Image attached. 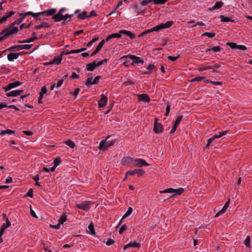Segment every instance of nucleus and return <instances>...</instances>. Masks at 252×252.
Returning <instances> with one entry per match:
<instances>
[{
    "label": "nucleus",
    "mask_w": 252,
    "mask_h": 252,
    "mask_svg": "<svg viewBox=\"0 0 252 252\" xmlns=\"http://www.w3.org/2000/svg\"><path fill=\"white\" fill-rule=\"evenodd\" d=\"M135 158L131 157H125L122 159V164L129 167L133 166Z\"/></svg>",
    "instance_id": "0eeeda50"
},
{
    "label": "nucleus",
    "mask_w": 252,
    "mask_h": 252,
    "mask_svg": "<svg viewBox=\"0 0 252 252\" xmlns=\"http://www.w3.org/2000/svg\"><path fill=\"white\" fill-rule=\"evenodd\" d=\"M32 45L31 44H24V45H18L16 47L17 48V50L27 49L29 50L31 48Z\"/></svg>",
    "instance_id": "b1692460"
},
{
    "label": "nucleus",
    "mask_w": 252,
    "mask_h": 252,
    "mask_svg": "<svg viewBox=\"0 0 252 252\" xmlns=\"http://www.w3.org/2000/svg\"><path fill=\"white\" fill-rule=\"evenodd\" d=\"M138 98L140 100L147 102V103L150 102L151 101V99H150V97L147 94H140V95H138Z\"/></svg>",
    "instance_id": "aec40b11"
},
{
    "label": "nucleus",
    "mask_w": 252,
    "mask_h": 252,
    "mask_svg": "<svg viewBox=\"0 0 252 252\" xmlns=\"http://www.w3.org/2000/svg\"><path fill=\"white\" fill-rule=\"evenodd\" d=\"M211 49H212V51H213L214 52L216 53L220 51L221 48L220 46H215L212 47Z\"/></svg>",
    "instance_id": "5fc2aeb1"
},
{
    "label": "nucleus",
    "mask_w": 252,
    "mask_h": 252,
    "mask_svg": "<svg viewBox=\"0 0 252 252\" xmlns=\"http://www.w3.org/2000/svg\"><path fill=\"white\" fill-rule=\"evenodd\" d=\"M127 228V226L126 224H123L120 228V229L119 230V233L120 234H122L125 230H126Z\"/></svg>",
    "instance_id": "a18cd8bd"
},
{
    "label": "nucleus",
    "mask_w": 252,
    "mask_h": 252,
    "mask_svg": "<svg viewBox=\"0 0 252 252\" xmlns=\"http://www.w3.org/2000/svg\"><path fill=\"white\" fill-rule=\"evenodd\" d=\"M90 201H86L80 204H77L76 207L79 209L87 211L90 208Z\"/></svg>",
    "instance_id": "9d476101"
},
{
    "label": "nucleus",
    "mask_w": 252,
    "mask_h": 252,
    "mask_svg": "<svg viewBox=\"0 0 252 252\" xmlns=\"http://www.w3.org/2000/svg\"><path fill=\"white\" fill-rule=\"evenodd\" d=\"M179 58V56H177V57H173V56H169L168 57V59L171 61H175L178 58Z\"/></svg>",
    "instance_id": "774afa93"
},
{
    "label": "nucleus",
    "mask_w": 252,
    "mask_h": 252,
    "mask_svg": "<svg viewBox=\"0 0 252 252\" xmlns=\"http://www.w3.org/2000/svg\"><path fill=\"white\" fill-rule=\"evenodd\" d=\"M223 4V2H222L221 1H217L213 7L209 8V10L210 11H212L216 10V9H219L222 7Z\"/></svg>",
    "instance_id": "4be33fe9"
},
{
    "label": "nucleus",
    "mask_w": 252,
    "mask_h": 252,
    "mask_svg": "<svg viewBox=\"0 0 252 252\" xmlns=\"http://www.w3.org/2000/svg\"><path fill=\"white\" fill-rule=\"evenodd\" d=\"M226 45L229 46L232 49H236L237 44L234 42H227Z\"/></svg>",
    "instance_id": "c03bdc74"
},
{
    "label": "nucleus",
    "mask_w": 252,
    "mask_h": 252,
    "mask_svg": "<svg viewBox=\"0 0 252 252\" xmlns=\"http://www.w3.org/2000/svg\"><path fill=\"white\" fill-rule=\"evenodd\" d=\"M114 243H115V241L113 240H112L111 239H109L106 242V244L107 246H110V245L113 244Z\"/></svg>",
    "instance_id": "680f3d73"
},
{
    "label": "nucleus",
    "mask_w": 252,
    "mask_h": 252,
    "mask_svg": "<svg viewBox=\"0 0 252 252\" xmlns=\"http://www.w3.org/2000/svg\"><path fill=\"white\" fill-rule=\"evenodd\" d=\"M33 191L32 189H30L25 196H28L30 197H33Z\"/></svg>",
    "instance_id": "3c124183"
},
{
    "label": "nucleus",
    "mask_w": 252,
    "mask_h": 252,
    "mask_svg": "<svg viewBox=\"0 0 252 252\" xmlns=\"http://www.w3.org/2000/svg\"><path fill=\"white\" fill-rule=\"evenodd\" d=\"M49 25L46 22H42L41 25H37L34 27V28L36 30H39L42 28H48L49 27Z\"/></svg>",
    "instance_id": "cd10ccee"
},
{
    "label": "nucleus",
    "mask_w": 252,
    "mask_h": 252,
    "mask_svg": "<svg viewBox=\"0 0 252 252\" xmlns=\"http://www.w3.org/2000/svg\"><path fill=\"white\" fill-rule=\"evenodd\" d=\"M30 212H31V215L34 218H37L38 217L36 216L35 213L34 212V211L32 209V206L31 205L30 206Z\"/></svg>",
    "instance_id": "13d9d810"
},
{
    "label": "nucleus",
    "mask_w": 252,
    "mask_h": 252,
    "mask_svg": "<svg viewBox=\"0 0 252 252\" xmlns=\"http://www.w3.org/2000/svg\"><path fill=\"white\" fill-rule=\"evenodd\" d=\"M111 136H108L105 140L101 141L98 146V149L102 151H105L109 147L114 144L115 140H109Z\"/></svg>",
    "instance_id": "f257e3e1"
},
{
    "label": "nucleus",
    "mask_w": 252,
    "mask_h": 252,
    "mask_svg": "<svg viewBox=\"0 0 252 252\" xmlns=\"http://www.w3.org/2000/svg\"><path fill=\"white\" fill-rule=\"evenodd\" d=\"M67 220V215L66 213L63 214L60 217L58 221L60 224H63Z\"/></svg>",
    "instance_id": "393cba45"
},
{
    "label": "nucleus",
    "mask_w": 252,
    "mask_h": 252,
    "mask_svg": "<svg viewBox=\"0 0 252 252\" xmlns=\"http://www.w3.org/2000/svg\"><path fill=\"white\" fill-rule=\"evenodd\" d=\"M11 225V222L8 220V219H6V223H4L2 225V226L5 229L7 228V227H9Z\"/></svg>",
    "instance_id": "8fccbe9b"
},
{
    "label": "nucleus",
    "mask_w": 252,
    "mask_h": 252,
    "mask_svg": "<svg viewBox=\"0 0 252 252\" xmlns=\"http://www.w3.org/2000/svg\"><path fill=\"white\" fill-rule=\"evenodd\" d=\"M204 78H205V77H203V76L196 77H194V78L191 79L190 81L191 82H193L195 81L200 82L202 80H203Z\"/></svg>",
    "instance_id": "a19ab883"
},
{
    "label": "nucleus",
    "mask_w": 252,
    "mask_h": 252,
    "mask_svg": "<svg viewBox=\"0 0 252 252\" xmlns=\"http://www.w3.org/2000/svg\"><path fill=\"white\" fill-rule=\"evenodd\" d=\"M87 12L86 11H84L82 13H80L78 15V18L80 19L84 20L86 18H88Z\"/></svg>",
    "instance_id": "473e14b6"
},
{
    "label": "nucleus",
    "mask_w": 252,
    "mask_h": 252,
    "mask_svg": "<svg viewBox=\"0 0 252 252\" xmlns=\"http://www.w3.org/2000/svg\"><path fill=\"white\" fill-rule=\"evenodd\" d=\"M153 28V32L154 31H155V32H158L160 30H161V29H160V26L159 25H158Z\"/></svg>",
    "instance_id": "69168bd1"
},
{
    "label": "nucleus",
    "mask_w": 252,
    "mask_h": 252,
    "mask_svg": "<svg viewBox=\"0 0 252 252\" xmlns=\"http://www.w3.org/2000/svg\"><path fill=\"white\" fill-rule=\"evenodd\" d=\"M215 34L214 32H205L202 34V36H207L209 38H212L215 36Z\"/></svg>",
    "instance_id": "79ce46f5"
},
{
    "label": "nucleus",
    "mask_w": 252,
    "mask_h": 252,
    "mask_svg": "<svg viewBox=\"0 0 252 252\" xmlns=\"http://www.w3.org/2000/svg\"><path fill=\"white\" fill-rule=\"evenodd\" d=\"M121 37H122V35L120 34H119V33H112V34L108 35L106 38L105 40V41H108L109 40H110L111 39H112L113 38H120Z\"/></svg>",
    "instance_id": "5701e85b"
},
{
    "label": "nucleus",
    "mask_w": 252,
    "mask_h": 252,
    "mask_svg": "<svg viewBox=\"0 0 252 252\" xmlns=\"http://www.w3.org/2000/svg\"><path fill=\"white\" fill-rule=\"evenodd\" d=\"M210 69H213V72L218 73V72L217 71V68H219L221 67L220 65L219 64H215L214 65H210Z\"/></svg>",
    "instance_id": "f704fd0d"
},
{
    "label": "nucleus",
    "mask_w": 252,
    "mask_h": 252,
    "mask_svg": "<svg viewBox=\"0 0 252 252\" xmlns=\"http://www.w3.org/2000/svg\"><path fill=\"white\" fill-rule=\"evenodd\" d=\"M23 92H24L23 90H15V91H11L9 93H6V95L7 96L15 97V96L20 95Z\"/></svg>",
    "instance_id": "4468645a"
},
{
    "label": "nucleus",
    "mask_w": 252,
    "mask_h": 252,
    "mask_svg": "<svg viewBox=\"0 0 252 252\" xmlns=\"http://www.w3.org/2000/svg\"><path fill=\"white\" fill-rule=\"evenodd\" d=\"M23 14L25 17L27 16L31 15L33 17H34L36 20H41V19L39 17V16H40L39 12L34 13V12H32L31 11H29L28 12L23 13Z\"/></svg>",
    "instance_id": "6ab92c4d"
},
{
    "label": "nucleus",
    "mask_w": 252,
    "mask_h": 252,
    "mask_svg": "<svg viewBox=\"0 0 252 252\" xmlns=\"http://www.w3.org/2000/svg\"><path fill=\"white\" fill-rule=\"evenodd\" d=\"M251 237L250 236H247L244 241V244L247 247H250Z\"/></svg>",
    "instance_id": "ea45409f"
},
{
    "label": "nucleus",
    "mask_w": 252,
    "mask_h": 252,
    "mask_svg": "<svg viewBox=\"0 0 252 252\" xmlns=\"http://www.w3.org/2000/svg\"><path fill=\"white\" fill-rule=\"evenodd\" d=\"M119 33L122 35V34H124L128 36L131 39H134L136 37L135 35L132 33L130 31L125 30H120Z\"/></svg>",
    "instance_id": "a211bd4d"
},
{
    "label": "nucleus",
    "mask_w": 252,
    "mask_h": 252,
    "mask_svg": "<svg viewBox=\"0 0 252 252\" xmlns=\"http://www.w3.org/2000/svg\"><path fill=\"white\" fill-rule=\"evenodd\" d=\"M155 4L160 5L165 4L168 0H152Z\"/></svg>",
    "instance_id": "c9c22d12"
},
{
    "label": "nucleus",
    "mask_w": 252,
    "mask_h": 252,
    "mask_svg": "<svg viewBox=\"0 0 252 252\" xmlns=\"http://www.w3.org/2000/svg\"><path fill=\"white\" fill-rule=\"evenodd\" d=\"M151 2H153L152 0H143L141 3L140 4L141 6H146L148 4Z\"/></svg>",
    "instance_id": "09e8293b"
},
{
    "label": "nucleus",
    "mask_w": 252,
    "mask_h": 252,
    "mask_svg": "<svg viewBox=\"0 0 252 252\" xmlns=\"http://www.w3.org/2000/svg\"><path fill=\"white\" fill-rule=\"evenodd\" d=\"M15 14V12L12 11L9 12H6L4 16L2 17L3 19L5 21L7 20V19L12 16H13Z\"/></svg>",
    "instance_id": "7c9ffc66"
},
{
    "label": "nucleus",
    "mask_w": 252,
    "mask_h": 252,
    "mask_svg": "<svg viewBox=\"0 0 252 252\" xmlns=\"http://www.w3.org/2000/svg\"><path fill=\"white\" fill-rule=\"evenodd\" d=\"M56 12V9L54 8H52L49 10L43 11L42 12H40V16H53L54 15V14Z\"/></svg>",
    "instance_id": "ddd939ff"
},
{
    "label": "nucleus",
    "mask_w": 252,
    "mask_h": 252,
    "mask_svg": "<svg viewBox=\"0 0 252 252\" xmlns=\"http://www.w3.org/2000/svg\"><path fill=\"white\" fill-rule=\"evenodd\" d=\"M183 116H181V115L177 117L174 125L175 126H179V125L180 124L181 121L183 119Z\"/></svg>",
    "instance_id": "37998d69"
},
{
    "label": "nucleus",
    "mask_w": 252,
    "mask_h": 252,
    "mask_svg": "<svg viewBox=\"0 0 252 252\" xmlns=\"http://www.w3.org/2000/svg\"><path fill=\"white\" fill-rule=\"evenodd\" d=\"M132 211H133L132 208L131 207H129L127 211L123 216V217L121 219V220H120L119 224L116 226L117 228L118 227L120 226V225L122 223V221L124 219L126 218L127 217H128L129 215H130L131 214Z\"/></svg>",
    "instance_id": "dca6fc26"
},
{
    "label": "nucleus",
    "mask_w": 252,
    "mask_h": 252,
    "mask_svg": "<svg viewBox=\"0 0 252 252\" xmlns=\"http://www.w3.org/2000/svg\"><path fill=\"white\" fill-rule=\"evenodd\" d=\"M65 10V8H62L57 14L52 16V18L54 19L55 22H59L62 20H63L64 16L63 15V13L64 12Z\"/></svg>",
    "instance_id": "423d86ee"
},
{
    "label": "nucleus",
    "mask_w": 252,
    "mask_h": 252,
    "mask_svg": "<svg viewBox=\"0 0 252 252\" xmlns=\"http://www.w3.org/2000/svg\"><path fill=\"white\" fill-rule=\"evenodd\" d=\"M61 162V159L60 157H57L56 158H55L53 164L54 165L55 167H57L58 165H59Z\"/></svg>",
    "instance_id": "4c0bfd02"
},
{
    "label": "nucleus",
    "mask_w": 252,
    "mask_h": 252,
    "mask_svg": "<svg viewBox=\"0 0 252 252\" xmlns=\"http://www.w3.org/2000/svg\"><path fill=\"white\" fill-rule=\"evenodd\" d=\"M134 9L136 12L138 13H140L141 12V8L140 7L139 5L138 4H135L134 5Z\"/></svg>",
    "instance_id": "6e6d98bb"
},
{
    "label": "nucleus",
    "mask_w": 252,
    "mask_h": 252,
    "mask_svg": "<svg viewBox=\"0 0 252 252\" xmlns=\"http://www.w3.org/2000/svg\"><path fill=\"white\" fill-rule=\"evenodd\" d=\"M62 60V57H60L59 58H56L54 59V60L52 62L53 63H55L57 64H60L61 63V61Z\"/></svg>",
    "instance_id": "864d4df0"
},
{
    "label": "nucleus",
    "mask_w": 252,
    "mask_h": 252,
    "mask_svg": "<svg viewBox=\"0 0 252 252\" xmlns=\"http://www.w3.org/2000/svg\"><path fill=\"white\" fill-rule=\"evenodd\" d=\"M144 166H148V164L145 160L142 158H135L133 166H137L138 167H142Z\"/></svg>",
    "instance_id": "1a4fd4ad"
},
{
    "label": "nucleus",
    "mask_w": 252,
    "mask_h": 252,
    "mask_svg": "<svg viewBox=\"0 0 252 252\" xmlns=\"http://www.w3.org/2000/svg\"><path fill=\"white\" fill-rule=\"evenodd\" d=\"M145 173V171L141 169H135L133 170H128L126 173V176H133L137 174V176L141 177Z\"/></svg>",
    "instance_id": "39448f33"
},
{
    "label": "nucleus",
    "mask_w": 252,
    "mask_h": 252,
    "mask_svg": "<svg viewBox=\"0 0 252 252\" xmlns=\"http://www.w3.org/2000/svg\"><path fill=\"white\" fill-rule=\"evenodd\" d=\"M173 192H174V189L169 188V189H166L164 190L160 191V193H173Z\"/></svg>",
    "instance_id": "49530a36"
},
{
    "label": "nucleus",
    "mask_w": 252,
    "mask_h": 252,
    "mask_svg": "<svg viewBox=\"0 0 252 252\" xmlns=\"http://www.w3.org/2000/svg\"><path fill=\"white\" fill-rule=\"evenodd\" d=\"M37 39L36 36L32 37V38H30L29 39H26L27 43H30L33 42V41L36 40Z\"/></svg>",
    "instance_id": "338daca9"
},
{
    "label": "nucleus",
    "mask_w": 252,
    "mask_h": 252,
    "mask_svg": "<svg viewBox=\"0 0 252 252\" xmlns=\"http://www.w3.org/2000/svg\"><path fill=\"white\" fill-rule=\"evenodd\" d=\"M22 83L19 81H15L11 83H9V85L11 89L20 86Z\"/></svg>",
    "instance_id": "2f4dec72"
},
{
    "label": "nucleus",
    "mask_w": 252,
    "mask_h": 252,
    "mask_svg": "<svg viewBox=\"0 0 252 252\" xmlns=\"http://www.w3.org/2000/svg\"><path fill=\"white\" fill-rule=\"evenodd\" d=\"M105 40L104 39H103L99 42L95 50L91 55V57L94 56L95 54H96L100 51L104 44L105 43Z\"/></svg>",
    "instance_id": "f3484780"
},
{
    "label": "nucleus",
    "mask_w": 252,
    "mask_h": 252,
    "mask_svg": "<svg viewBox=\"0 0 252 252\" xmlns=\"http://www.w3.org/2000/svg\"><path fill=\"white\" fill-rule=\"evenodd\" d=\"M126 57H128L130 60L133 61L134 62V63H141L142 64L144 63L143 60H141L139 57H137V56H136L133 55H128L127 56H124L121 58L120 60H122Z\"/></svg>",
    "instance_id": "6e6552de"
},
{
    "label": "nucleus",
    "mask_w": 252,
    "mask_h": 252,
    "mask_svg": "<svg viewBox=\"0 0 252 252\" xmlns=\"http://www.w3.org/2000/svg\"><path fill=\"white\" fill-rule=\"evenodd\" d=\"M63 82V79H62L61 80H59L57 84L56 88H59L60 87Z\"/></svg>",
    "instance_id": "e2e57ef3"
},
{
    "label": "nucleus",
    "mask_w": 252,
    "mask_h": 252,
    "mask_svg": "<svg viewBox=\"0 0 252 252\" xmlns=\"http://www.w3.org/2000/svg\"><path fill=\"white\" fill-rule=\"evenodd\" d=\"M86 67L87 70L90 71H94V69L96 67L95 62L87 64Z\"/></svg>",
    "instance_id": "a878e982"
},
{
    "label": "nucleus",
    "mask_w": 252,
    "mask_h": 252,
    "mask_svg": "<svg viewBox=\"0 0 252 252\" xmlns=\"http://www.w3.org/2000/svg\"><path fill=\"white\" fill-rule=\"evenodd\" d=\"M184 189L181 188H179L178 189H174V192L173 194L171 195L169 198H171L173 196H174L175 195H180L182 194V193L184 191Z\"/></svg>",
    "instance_id": "bb28decb"
},
{
    "label": "nucleus",
    "mask_w": 252,
    "mask_h": 252,
    "mask_svg": "<svg viewBox=\"0 0 252 252\" xmlns=\"http://www.w3.org/2000/svg\"><path fill=\"white\" fill-rule=\"evenodd\" d=\"M237 49H239V50H243V51H245V50H246L247 48L244 45H237Z\"/></svg>",
    "instance_id": "4d7b16f0"
},
{
    "label": "nucleus",
    "mask_w": 252,
    "mask_h": 252,
    "mask_svg": "<svg viewBox=\"0 0 252 252\" xmlns=\"http://www.w3.org/2000/svg\"><path fill=\"white\" fill-rule=\"evenodd\" d=\"M93 77H89L87 79L86 82L85 83V85L88 87H90L92 85H94V83H93Z\"/></svg>",
    "instance_id": "58836bf2"
},
{
    "label": "nucleus",
    "mask_w": 252,
    "mask_h": 252,
    "mask_svg": "<svg viewBox=\"0 0 252 252\" xmlns=\"http://www.w3.org/2000/svg\"><path fill=\"white\" fill-rule=\"evenodd\" d=\"M220 21L222 22H234L235 20L231 19L230 18H229L228 17L222 16Z\"/></svg>",
    "instance_id": "72a5a7b5"
},
{
    "label": "nucleus",
    "mask_w": 252,
    "mask_h": 252,
    "mask_svg": "<svg viewBox=\"0 0 252 252\" xmlns=\"http://www.w3.org/2000/svg\"><path fill=\"white\" fill-rule=\"evenodd\" d=\"M100 78H101V77L100 76H96L93 79V83H94V84H96L98 83L99 80L100 79Z\"/></svg>",
    "instance_id": "bf43d9fd"
},
{
    "label": "nucleus",
    "mask_w": 252,
    "mask_h": 252,
    "mask_svg": "<svg viewBox=\"0 0 252 252\" xmlns=\"http://www.w3.org/2000/svg\"><path fill=\"white\" fill-rule=\"evenodd\" d=\"M20 16L21 17L20 18L18 19L16 21L12 23L11 25L8 28H7L9 29V31H10L13 28H15L14 26L15 25H19L22 23L25 18L23 14H20Z\"/></svg>",
    "instance_id": "f8f14e48"
},
{
    "label": "nucleus",
    "mask_w": 252,
    "mask_h": 252,
    "mask_svg": "<svg viewBox=\"0 0 252 252\" xmlns=\"http://www.w3.org/2000/svg\"><path fill=\"white\" fill-rule=\"evenodd\" d=\"M164 24L165 25V28L167 29V28H170L171 26H172L174 24V22L173 21H168Z\"/></svg>",
    "instance_id": "603ef678"
},
{
    "label": "nucleus",
    "mask_w": 252,
    "mask_h": 252,
    "mask_svg": "<svg viewBox=\"0 0 252 252\" xmlns=\"http://www.w3.org/2000/svg\"><path fill=\"white\" fill-rule=\"evenodd\" d=\"M16 46H17V45H15V46H12V47H10L8 48H7L6 49V50H8V51H17V48L16 47Z\"/></svg>",
    "instance_id": "0e129e2a"
},
{
    "label": "nucleus",
    "mask_w": 252,
    "mask_h": 252,
    "mask_svg": "<svg viewBox=\"0 0 252 252\" xmlns=\"http://www.w3.org/2000/svg\"><path fill=\"white\" fill-rule=\"evenodd\" d=\"M80 91V88H77V89H76L74 92V93H73V94L75 95V97H74V99H75L78 94H79V92Z\"/></svg>",
    "instance_id": "052dcab7"
},
{
    "label": "nucleus",
    "mask_w": 252,
    "mask_h": 252,
    "mask_svg": "<svg viewBox=\"0 0 252 252\" xmlns=\"http://www.w3.org/2000/svg\"><path fill=\"white\" fill-rule=\"evenodd\" d=\"M18 31V28H13L10 31H9L8 28L4 29L2 32H0V35H2V36H0V41H2L12 34L17 33Z\"/></svg>",
    "instance_id": "f03ea898"
},
{
    "label": "nucleus",
    "mask_w": 252,
    "mask_h": 252,
    "mask_svg": "<svg viewBox=\"0 0 252 252\" xmlns=\"http://www.w3.org/2000/svg\"><path fill=\"white\" fill-rule=\"evenodd\" d=\"M108 98L106 96L102 94L101 95V98L98 101V105L99 108L103 107L107 105Z\"/></svg>",
    "instance_id": "9b49d317"
},
{
    "label": "nucleus",
    "mask_w": 252,
    "mask_h": 252,
    "mask_svg": "<svg viewBox=\"0 0 252 252\" xmlns=\"http://www.w3.org/2000/svg\"><path fill=\"white\" fill-rule=\"evenodd\" d=\"M158 119L156 118L155 119L154 126V131L156 134L161 133L163 130V126L161 123L158 122Z\"/></svg>",
    "instance_id": "20e7f679"
},
{
    "label": "nucleus",
    "mask_w": 252,
    "mask_h": 252,
    "mask_svg": "<svg viewBox=\"0 0 252 252\" xmlns=\"http://www.w3.org/2000/svg\"><path fill=\"white\" fill-rule=\"evenodd\" d=\"M20 54L10 53L7 56V59L9 61L13 62L14 60L17 59Z\"/></svg>",
    "instance_id": "412c9836"
},
{
    "label": "nucleus",
    "mask_w": 252,
    "mask_h": 252,
    "mask_svg": "<svg viewBox=\"0 0 252 252\" xmlns=\"http://www.w3.org/2000/svg\"><path fill=\"white\" fill-rule=\"evenodd\" d=\"M158 68L154 64H150L146 68L141 70L142 74H150L154 71H157Z\"/></svg>",
    "instance_id": "7ed1b4c3"
},
{
    "label": "nucleus",
    "mask_w": 252,
    "mask_h": 252,
    "mask_svg": "<svg viewBox=\"0 0 252 252\" xmlns=\"http://www.w3.org/2000/svg\"><path fill=\"white\" fill-rule=\"evenodd\" d=\"M88 229L91 234L94 235L95 234V232L94 228V225L93 224V222H91V223L89 225Z\"/></svg>",
    "instance_id": "c85d7f7f"
},
{
    "label": "nucleus",
    "mask_w": 252,
    "mask_h": 252,
    "mask_svg": "<svg viewBox=\"0 0 252 252\" xmlns=\"http://www.w3.org/2000/svg\"><path fill=\"white\" fill-rule=\"evenodd\" d=\"M65 144L71 148H74L75 146V143L70 140L66 141Z\"/></svg>",
    "instance_id": "e433bc0d"
},
{
    "label": "nucleus",
    "mask_w": 252,
    "mask_h": 252,
    "mask_svg": "<svg viewBox=\"0 0 252 252\" xmlns=\"http://www.w3.org/2000/svg\"><path fill=\"white\" fill-rule=\"evenodd\" d=\"M98 40V37L94 38L91 41L88 43V44H87V46L89 47H91L94 42L97 41Z\"/></svg>",
    "instance_id": "de8ad7c7"
},
{
    "label": "nucleus",
    "mask_w": 252,
    "mask_h": 252,
    "mask_svg": "<svg viewBox=\"0 0 252 252\" xmlns=\"http://www.w3.org/2000/svg\"><path fill=\"white\" fill-rule=\"evenodd\" d=\"M141 244L140 243H137L136 241L130 242L127 245H125L124 247V250H126L127 248L130 247L133 248H140Z\"/></svg>",
    "instance_id": "2eb2a0df"
},
{
    "label": "nucleus",
    "mask_w": 252,
    "mask_h": 252,
    "mask_svg": "<svg viewBox=\"0 0 252 252\" xmlns=\"http://www.w3.org/2000/svg\"><path fill=\"white\" fill-rule=\"evenodd\" d=\"M216 138H218L217 134H215L208 140L206 147L208 148L212 142Z\"/></svg>",
    "instance_id": "c756f323"
}]
</instances>
